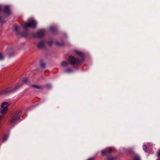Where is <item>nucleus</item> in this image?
<instances>
[{
  "instance_id": "nucleus-22",
  "label": "nucleus",
  "mask_w": 160,
  "mask_h": 160,
  "mask_svg": "<svg viewBox=\"0 0 160 160\" xmlns=\"http://www.w3.org/2000/svg\"><path fill=\"white\" fill-rule=\"evenodd\" d=\"M72 69L70 68H69L65 72H72Z\"/></svg>"
},
{
  "instance_id": "nucleus-20",
  "label": "nucleus",
  "mask_w": 160,
  "mask_h": 160,
  "mask_svg": "<svg viewBox=\"0 0 160 160\" xmlns=\"http://www.w3.org/2000/svg\"><path fill=\"white\" fill-rule=\"evenodd\" d=\"M56 45L58 46H62L63 45L62 43H60L58 42H56Z\"/></svg>"
},
{
  "instance_id": "nucleus-29",
  "label": "nucleus",
  "mask_w": 160,
  "mask_h": 160,
  "mask_svg": "<svg viewBox=\"0 0 160 160\" xmlns=\"http://www.w3.org/2000/svg\"><path fill=\"white\" fill-rule=\"evenodd\" d=\"M87 160H93V159L92 158H90L88 159Z\"/></svg>"
},
{
  "instance_id": "nucleus-19",
  "label": "nucleus",
  "mask_w": 160,
  "mask_h": 160,
  "mask_svg": "<svg viewBox=\"0 0 160 160\" xmlns=\"http://www.w3.org/2000/svg\"><path fill=\"white\" fill-rule=\"evenodd\" d=\"M28 79L26 78H24L22 80V82L23 83H25L27 82H28Z\"/></svg>"
},
{
  "instance_id": "nucleus-17",
  "label": "nucleus",
  "mask_w": 160,
  "mask_h": 160,
  "mask_svg": "<svg viewBox=\"0 0 160 160\" xmlns=\"http://www.w3.org/2000/svg\"><path fill=\"white\" fill-rule=\"evenodd\" d=\"M28 33L27 32H25L24 33H22L21 34V36L23 37H26L28 36Z\"/></svg>"
},
{
  "instance_id": "nucleus-26",
  "label": "nucleus",
  "mask_w": 160,
  "mask_h": 160,
  "mask_svg": "<svg viewBox=\"0 0 160 160\" xmlns=\"http://www.w3.org/2000/svg\"><path fill=\"white\" fill-rule=\"evenodd\" d=\"M48 44L49 46H51L52 43V41H51V42H48Z\"/></svg>"
},
{
  "instance_id": "nucleus-23",
  "label": "nucleus",
  "mask_w": 160,
  "mask_h": 160,
  "mask_svg": "<svg viewBox=\"0 0 160 160\" xmlns=\"http://www.w3.org/2000/svg\"><path fill=\"white\" fill-rule=\"evenodd\" d=\"M55 29L54 26H51L50 27V29L51 31H53Z\"/></svg>"
},
{
  "instance_id": "nucleus-16",
  "label": "nucleus",
  "mask_w": 160,
  "mask_h": 160,
  "mask_svg": "<svg viewBox=\"0 0 160 160\" xmlns=\"http://www.w3.org/2000/svg\"><path fill=\"white\" fill-rule=\"evenodd\" d=\"M116 158L112 157L109 158H108L107 159V160H114Z\"/></svg>"
},
{
  "instance_id": "nucleus-7",
  "label": "nucleus",
  "mask_w": 160,
  "mask_h": 160,
  "mask_svg": "<svg viewBox=\"0 0 160 160\" xmlns=\"http://www.w3.org/2000/svg\"><path fill=\"white\" fill-rule=\"evenodd\" d=\"M45 31L44 30H40L37 33L36 37H41L45 34Z\"/></svg>"
},
{
  "instance_id": "nucleus-12",
  "label": "nucleus",
  "mask_w": 160,
  "mask_h": 160,
  "mask_svg": "<svg viewBox=\"0 0 160 160\" xmlns=\"http://www.w3.org/2000/svg\"><path fill=\"white\" fill-rule=\"evenodd\" d=\"M76 52L77 54L81 56L82 57H83V54L80 52L78 51H76Z\"/></svg>"
},
{
  "instance_id": "nucleus-24",
  "label": "nucleus",
  "mask_w": 160,
  "mask_h": 160,
  "mask_svg": "<svg viewBox=\"0 0 160 160\" xmlns=\"http://www.w3.org/2000/svg\"><path fill=\"white\" fill-rule=\"evenodd\" d=\"M47 87L48 88H50L51 87V85L49 84H48L47 85Z\"/></svg>"
},
{
  "instance_id": "nucleus-11",
  "label": "nucleus",
  "mask_w": 160,
  "mask_h": 160,
  "mask_svg": "<svg viewBox=\"0 0 160 160\" xmlns=\"http://www.w3.org/2000/svg\"><path fill=\"white\" fill-rule=\"evenodd\" d=\"M133 160H141L140 157L138 155H135L133 158Z\"/></svg>"
},
{
  "instance_id": "nucleus-25",
  "label": "nucleus",
  "mask_w": 160,
  "mask_h": 160,
  "mask_svg": "<svg viewBox=\"0 0 160 160\" xmlns=\"http://www.w3.org/2000/svg\"><path fill=\"white\" fill-rule=\"evenodd\" d=\"M45 64L44 63H42L41 64V66L42 68H44L45 67Z\"/></svg>"
},
{
  "instance_id": "nucleus-1",
  "label": "nucleus",
  "mask_w": 160,
  "mask_h": 160,
  "mask_svg": "<svg viewBox=\"0 0 160 160\" xmlns=\"http://www.w3.org/2000/svg\"><path fill=\"white\" fill-rule=\"evenodd\" d=\"M37 24L36 21L32 18L29 19L27 22H24L22 24L23 27L24 29L29 27L34 28Z\"/></svg>"
},
{
  "instance_id": "nucleus-28",
  "label": "nucleus",
  "mask_w": 160,
  "mask_h": 160,
  "mask_svg": "<svg viewBox=\"0 0 160 160\" xmlns=\"http://www.w3.org/2000/svg\"><path fill=\"white\" fill-rule=\"evenodd\" d=\"M158 158L159 160H160V155L158 156Z\"/></svg>"
},
{
  "instance_id": "nucleus-21",
  "label": "nucleus",
  "mask_w": 160,
  "mask_h": 160,
  "mask_svg": "<svg viewBox=\"0 0 160 160\" xmlns=\"http://www.w3.org/2000/svg\"><path fill=\"white\" fill-rule=\"evenodd\" d=\"M143 150L145 152H147V146L146 145H143Z\"/></svg>"
},
{
  "instance_id": "nucleus-27",
  "label": "nucleus",
  "mask_w": 160,
  "mask_h": 160,
  "mask_svg": "<svg viewBox=\"0 0 160 160\" xmlns=\"http://www.w3.org/2000/svg\"><path fill=\"white\" fill-rule=\"evenodd\" d=\"M157 155L158 156L160 155V149L158 152Z\"/></svg>"
},
{
  "instance_id": "nucleus-4",
  "label": "nucleus",
  "mask_w": 160,
  "mask_h": 160,
  "mask_svg": "<svg viewBox=\"0 0 160 160\" xmlns=\"http://www.w3.org/2000/svg\"><path fill=\"white\" fill-rule=\"evenodd\" d=\"M68 60L69 63L71 65L78 64L81 62V61L79 59H76L72 56H70Z\"/></svg>"
},
{
  "instance_id": "nucleus-14",
  "label": "nucleus",
  "mask_w": 160,
  "mask_h": 160,
  "mask_svg": "<svg viewBox=\"0 0 160 160\" xmlns=\"http://www.w3.org/2000/svg\"><path fill=\"white\" fill-rule=\"evenodd\" d=\"M68 65V62L66 61H63L62 62L61 65L62 66H66Z\"/></svg>"
},
{
  "instance_id": "nucleus-15",
  "label": "nucleus",
  "mask_w": 160,
  "mask_h": 160,
  "mask_svg": "<svg viewBox=\"0 0 160 160\" xmlns=\"http://www.w3.org/2000/svg\"><path fill=\"white\" fill-rule=\"evenodd\" d=\"M4 56L3 54L0 53V60H2L4 59Z\"/></svg>"
},
{
  "instance_id": "nucleus-9",
  "label": "nucleus",
  "mask_w": 160,
  "mask_h": 160,
  "mask_svg": "<svg viewBox=\"0 0 160 160\" xmlns=\"http://www.w3.org/2000/svg\"><path fill=\"white\" fill-rule=\"evenodd\" d=\"M22 84L20 83L18 84L17 86H16L14 88L11 90L10 91H9V92H14L19 87H20L21 86Z\"/></svg>"
},
{
  "instance_id": "nucleus-3",
  "label": "nucleus",
  "mask_w": 160,
  "mask_h": 160,
  "mask_svg": "<svg viewBox=\"0 0 160 160\" xmlns=\"http://www.w3.org/2000/svg\"><path fill=\"white\" fill-rule=\"evenodd\" d=\"M9 104L7 102H3L1 105V109L0 110V112L2 114L6 113L8 110V107Z\"/></svg>"
},
{
  "instance_id": "nucleus-2",
  "label": "nucleus",
  "mask_w": 160,
  "mask_h": 160,
  "mask_svg": "<svg viewBox=\"0 0 160 160\" xmlns=\"http://www.w3.org/2000/svg\"><path fill=\"white\" fill-rule=\"evenodd\" d=\"M19 113V112H17L13 115L10 121L11 124H14L17 122L20 118Z\"/></svg>"
},
{
  "instance_id": "nucleus-6",
  "label": "nucleus",
  "mask_w": 160,
  "mask_h": 160,
  "mask_svg": "<svg viewBox=\"0 0 160 160\" xmlns=\"http://www.w3.org/2000/svg\"><path fill=\"white\" fill-rule=\"evenodd\" d=\"M4 12L5 14L8 15L11 13L10 9L8 6H5L4 7Z\"/></svg>"
},
{
  "instance_id": "nucleus-5",
  "label": "nucleus",
  "mask_w": 160,
  "mask_h": 160,
  "mask_svg": "<svg viewBox=\"0 0 160 160\" xmlns=\"http://www.w3.org/2000/svg\"><path fill=\"white\" fill-rule=\"evenodd\" d=\"M113 150L114 149L111 148H107L106 150H102L101 151V153L102 155H108V154H110L111 151Z\"/></svg>"
},
{
  "instance_id": "nucleus-18",
  "label": "nucleus",
  "mask_w": 160,
  "mask_h": 160,
  "mask_svg": "<svg viewBox=\"0 0 160 160\" xmlns=\"http://www.w3.org/2000/svg\"><path fill=\"white\" fill-rule=\"evenodd\" d=\"M8 136L5 135L4 136L2 140L3 141H6L8 139Z\"/></svg>"
},
{
  "instance_id": "nucleus-10",
  "label": "nucleus",
  "mask_w": 160,
  "mask_h": 160,
  "mask_svg": "<svg viewBox=\"0 0 160 160\" xmlns=\"http://www.w3.org/2000/svg\"><path fill=\"white\" fill-rule=\"evenodd\" d=\"M19 28V27L17 25L15 24L14 26V31L15 32H18Z\"/></svg>"
},
{
  "instance_id": "nucleus-8",
  "label": "nucleus",
  "mask_w": 160,
  "mask_h": 160,
  "mask_svg": "<svg viewBox=\"0 0 160 160\" xmlns=\"http://www.w3.org/2000/svg\"><path fill=\"white\" fill-rule=\"evenodd\" d=\"M45 43L44 41H41L39 42L37 44V46L40 48H42L44 47Z\"/></svg>"
},
{
  "instance_id": "nucleus-13",
  "label": "nucleus",
  "mask_w": 160,
  "mask_h": 160,
  "mask_svg": "<svg viewBox=\"0 0 160 160\" xmlns=\"http://www.w3.org/2000/svg\"><path fill=\"white\" fill-rule=\"evenodd\" d=\"M32 86L34 87L35 88L38 89H42V87L40 86H38V85H32Z\"/></svg>"
}]
</instances>
